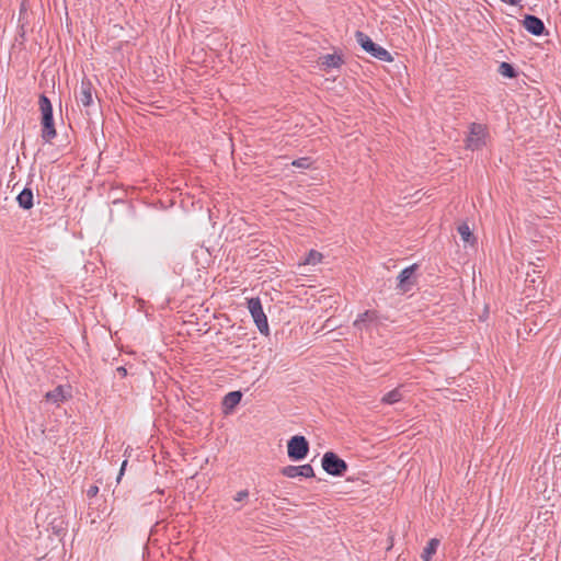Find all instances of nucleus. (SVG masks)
I'll list each match as a JSON object with an SVG mask.
<instances>
[{
  "instance_id": "2",
  "label": "nucleus",
  "mask_w": 561,
  "mask_h": 561,
  "mask_svg": "<svg viewBox=\"0 0 561 561\" xmlns=\"http://www.w3.org/2000/svg\"><path fill=\"white\" fill-rule=\"evenodd\" d=\"M77 102L81 105V111L89 118L98 114L100 110L99 102H95L93 99V84L87 78L81 80L79 94L77 95Z\"/></svg>"
},
{
  "instance_id": "7",
  "label": "nucleus",
  "mask_w": 561,
  "mask_h": 561,
  "mask_svg": "<svg viewBox=\"0 0 561 561\" xmlns=\"http://www.w3.org/2000/svg\"><path fill=\"white\" fill-rule=\"evenodd\" d=\"M248 309L261 333H268V322L259 297H252L247 301Z\"/></svg>"
},
{
  "instance_id": "23",
  "label": "nucleus",
  "mask_w": 561,
  "mask_h": 561,
  "mask_svg": "<svg viewBox=\"0 0 561 561\" xmlns=\"http://www.w3.org/2000/svg\"><path fill=\"white\" fill-rule=\"evenodd\" d=\"M248 496H249V491L248 490H241V491L236 493V495L233 496V500L237 501V502H242Z\"/></svg>"
},
{
  "instance_id": "9",
  "label": "nucleus",
  "mask_w": 561,
  "mask_h": 561,
  "mask_svg": "<svg viewBox=\"0 0 561 561\" xmlns=\"http://www.w3.org/2000/svg\"><path fill=\"white\" fill-rule=\"evenodd\" d=\"M522 25L531 35L542 36L548 34L542 20L536 15L525 14L524 19L522 20Z\"/></svg>"
},
{
  "instance_id": "22",
  "label": "nucleus",
  "mask_w": 561,
  "mask_h": 561,
  "mask_svg": "<svg viewBox=\"0 0 561 561\" xmlns=\"http://www.w3.org/2000/svg\"><path fill=\"white\" fill-rule=\"evenodd\" d=\"M291 165L301 168V169H308L311 165V159L308 157L296 159L291 162Z\"/></svg>"
},
{
  "instance_id": "11",
  "label": "nucleus",
  "mask_w": 561,
  "mask_h": 561,
  "mask_svg": "<svg viewBox=\"0 0 561 561\" xmlns=\"http://www.w3.org/2000/svg\"><path fill=\"white\" fill-rule=\"evenodd\" d=\"M18 205L24 209L28 210L34 205V194L31 187H24L16 196Z\"/></svg>"
},
{
  "instance_id": "28",
  "label": "nucleus",
  "mask_w": 561,
  "mask_h": 561,
  "mask_svg": "<svg viewBox=\"0 0 561 561\" xmlns=\"http://www.w3.org/2000/svg\"><path fill=\"white\" fill-rule=\"evenodd\" d=\"M25 12H26L25 3L22 2L21 8H20V14L22 15Z\"/></svg>"
},
{
  "instance_id": "13",
  "label": "nucleus",
  "mask_w": 561,
  "mask_h": 561,
  "mask_svg": "<svg viewBox=\"0 0 561 561\" xmlns=\"http://www.w3.org/2000/svg\"><path fill=\"white\" fill-rule=\"evenodd\" d=\"M242 393L240 391L228 392L222 400L226 412L233 410L241 401Z\"/></svg>"
},
{
  "instance_id": "24",
  "label": "nucleus",
  "mask_w": 561,
  "mask_h": 561,
  "mask_svg": "<svg viewBox=\"0 0 561 561\" xmlns=\"http://www.w3.org/2000/svg\"><path fill=\"white\" fill-rule=\"evenodd\" d=\"M99 493V486L98 485H91L88 490H87V496L89 499H92L94 496H96V494Z\"/></svg>"
},
{
  "instance_id": "20",
  "label": "nucleus",
  "mask_w": 561,
  "mask_h": 561,
  "mask_svg": "<svg viewBox=\"0 0 561 561\" xmlns=\"http://www.w3.org/2000/svg\"><path fill=\"white\" fill-rule=\"evenodd\" d=\"M299 472H300V477H304V478H313L314 477V470H313L312 466L309 463L299 466Z\"/></svg>"
},
{
  "instance_id": "1",
  "label": "nucleus",
  "mask_w": 561,
  "mask_h": 561,
  "mask_svg": "<svg viewBox=\"0 0 561 561\" xmlns=\"http://www.w3.org/2000/svg\"><path fill=\"white\" fill-rule=\"evenodd\" d=\"M38 105L41 111V125H42V138L45 142H51L56 137L57 131L54 123L53 105L50 100L45 95L41 94L38 99Z\"/></svg>"
},
{
  "instance_id": "25",
  "label": "nucleus",
  "mask_w": 561,
  "mask_h": 561,
  "mask_svg": "<svg viewBox=\"0 0 561 561\" xmlns=\"http://www.w3.org/2000/svg\"><path fill=\"white\" fill-rule=\"evenodd\" d=\"M116 373L122 377L125 378L127 376V369L124 366H119L116 368Z\"/></svg>"
},
{
  "instance_id": "19",
  "label": "nucleus",
  "mask_w": 561,
  "mask_h": 561,
  "mask_svg": "<svg viewBox=\"0 0 561 561\" xmlns=\"http://www.w3.org/2000/svg\"><path fill=\"white\" fill-rule=\"evenodd\" d=\"M280 473L287 478L300 477L299 466H286L280 469Z\"/></svg>"
},
{
  "instance_id": "10",
  "label": "nucleus",
  "mask_w": 561,
  "mask_h": 561,
  "mask_svg": "<svg viewBox=\"0 0 561 561\" xmlns=\"http://www.w3.org/2000/svg\"><path fill=\"white\" fill-rule=\"evenodd\" d=\"M343 64H344L343 57L335 53L320 56L318 59V65L324 71H328L331 68H340Z\"/></svg>"
},
{
  "instance_id": "6",
  "label": "nucleus",
  "mask_w": 561,
  "mask_h": 561,
  "mask_svg": "<svg viewBox=\"0 0 561 561\" xmlns=\"http://www.w3.org/2000/svg\"><path fill=\"white\" fill-rule=\"evenodd\" d=\"M419 267V264L414 263L400 272L397 277L398 283L396 287L400 294L410 291L417 284L416 272Z\"/></svg>"
},
{
  "instance_id": "3",
  "label": "nucleus",
  "mask_w": 561,
  "mask_h": 561,
  "mask_svg": "<svg viewBox=\"0 0 561 561\" xmlns=\"http://www.w3.org/2000/svg\"><path fill=\"white\" fill-rule=\"evenodd\" d=\"M355 38L358 45L370 56L375 57L378 60L391 62L393 57L391 54L385 49L383 47L376 44L367 34L362 31L355 32Z\"/></svg>"
},
{
  "instance_id": "21",
  "label": "nucleus",
  "mask_w": 561,
  "mask_h": 561,
  "mask_svg": "<svg viewBox=\"0 0 561 561\" xmlns=\"http://www.w3.org/2000/svg\"><path fill=\"white\" fill-rule=\"evenodd\" d=\"M322 259V254L316 250H311L305 261L307 264H317Z\"/></svg>"
},
{
  "instance_id": "17",
  "label": "nucleus",
  "mask_w": 561,
  "mask_h": 561,
  "mask_svg": "<svg viewBox=\"0 0 561 561\" xmlns=\"http://www.w3.org/2000/svg\"><path fill=\"white\" fill-rule=\"evenodd\" d=\"M499 72L503 77L508 78V79H514V78H516L518 76V72L516 71L514 66L512 64L506 62V61H503V62L500 64Z\"/></svg>"
},
{
  "instance_id": "15",
  "label": "nucleus",
  "mask_w": 561,
  "mask_h": 561,
  "mask_svg": "<svg viewBox=\"0 0 561 561\" xmlns=\"http://www.w3.org/2000/svg\"><path fill=\"white\" fill-rule=\"evenodd\" d=\"M439 545V540L436 538L431 539L426 547L423 549L421 554L424 561H431L432 557L436 553L437 547Z\"/></svg>"
},
{
  "instance_id": "8",
  "label": "nucleus",
  "mask_w": 561,
  "mask_h": 561,
  "mask_svg": "<svg viewBox=\"0 0 561 561\" xmlns=\"http://www.w3.org/2000/svg\"><path fill=\"white\" fill-rule=\"evenodd\" d=\"M485 127L478 123L470 125V133L466 140V147L470 150H478L484 146Z\"/></svg>"
},
{
  "instance_id": "16",
  "label": "nucleus",
  "mask_w": 561,
  "mask_h": 561,
  "mask_svg": "<svg viewBox=\"0 0 561 561\" xmlns=\"http://www.w3.org/2000/svg\"><path fill=\"white\" fill-rule=\"evenodd\" d=\"M401 387H397L393 390L387 392L382 399L381 402L385 404H394L399 402L402 399V393L400 390Z\"/></svg>"
},
{
  "instance_id": "18",
  "label": "nucleus",
  "mask_w": 561,
  "mask_h": 561,
  "mask_svg": "<svg viewBox=\"0 0 561 561\" xmlns=\"http://www.w3.org/2000/svg\"><path fill=\"white\" fill-rule=\"evenodd\" d=\"M457 231L460 234L461 239L467 243H471L476 240L468 224H466V222H462L461 225H459L457 228Z\"/></svg>"
},
{
  "instance_id": "14",
  "label": "nucleus",
  "mask_w": 561,
  "mask_h": 561,
  "mask_svg": "<svg viewBox=\"0 0 561 561\" xmlns=\"http://www.w3.org/2000/svg\"><path fill=\"white\" fill-rule=\"evenodd\" d=\"M378 319V314L376 310H366L365 312L358 314L357 319L354 321V327L362 329L367 323L375 322Z\"/></svg>"
},
{
  "instance_id": "27",
  "label": "nucleus",
  "mask_w": 561,
  "mask_h": 561,
  "mask_svg": "<svg viewBox=\"0 0 561 561\" xmlns=\"http://www.w3.org/2000/svg\"><path fill=\"white\" fill-rule=\"evenodd\" d=\"M126 466H127V460H124L123 463H122V467H121V471H119L118 478L123 474Z\"/></svg>"
},
{
  "instance_id": "26",
  "label": "nucleus",
  "mask_w": 561,
  "mask_h": 561,
  "mask_svg": "<svg viewBox=\"0 0 561 561\" xmlns=\"http://www.w3.org/2000/svg\"><path fill=\"white\" fill-rule=\"evenodd\" d=\"M504 3H507L510 5H517L520 3L522 0H501Z\"/></svg>"
},
{
  "instance_id": "12",
  "label": "nucleus",
  "mask_w": 561,
  "mask_h": 561,
  "mask_svg": "<svg viewBox=\"0 0 561 561\" xmlns=\"http://www.w3.org/2000/svg\"><path fill=\"white\" fill-rule=\"evenodd\" d=\"M69 397H70V394L67 396L65 393V389L62 386H57L55 389L48 391L45 394L46 401L55 403V404H59L60 402L66 401Z\"/></svg>"
},
{
  "instance_id": "5",
  "label": "nucleus",
  "mask_w": 561,
  "mask_h": 561,
  "mask_svg": "<svg viewBox=\"0 0 561 561\" xmlns=\"http://www.w3.org/2000/svg\"><path fill=\"white\" fill-rule=\"evenodd\" d=\"M310 445L302 435H295L287 442V456L293 461L304 460L309 454Z\"/></svg>"
},
{
  "instance_id": "4",
  "label": "nucleus",
  "mask_w": 561,
  "mask_h": 561,
  "mask_svg": "<svg viewBox=\"0 0 561 561\" xmlns=\"http://www.w3.org/2000/svg\"><path fill=\"white\" fill-rule=\"evenodd\" d=\"M321 466L328 474L333 477H342L348 469L346 461L333 451L324 453L321 459Z\"/></svg>"
}]
</instances>
